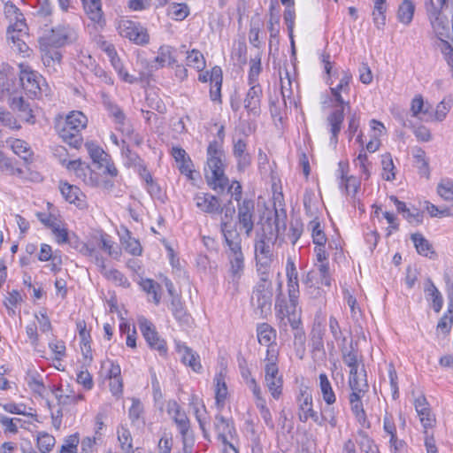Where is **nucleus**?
Wrapping results in <instances>:
<instances>
[{"label":"nucleus","instance_id":"1","mask_svg":"<svg viewBox=\"0 0 453 453\" xmlns=\"http://www.w3.org/2000/svg\"><path fill=\"white\" fill-rule=\"evenodd\" d=\"M287 212L284 209H275L273 217H268L261 223V232L257 234L255 240V258L257 265L267 269L273 261V247L279 239L280 231L287 227Z\"/></svg>","mask_w":453,"mask_h":453},{"label":"nucleus","instance_id":"2","mask_svg":"<svg viewBox=\"0 0 453 453\" xmlns=\"http://www.w3.org/2000/svg\"><path fill=\"white\" fill-rule=\"evenodd\" d=\"M224 151L221 144L212 141L207 148V169L205 178L208 185L215 191L223 192L229 184L225 174Z\"/></svg>","mask_w":453,"mask_h":453},{"label":"nucleus","instance_id":"3","mask_svg":"<svg viewBox=\"0 0 453 453\" xmlns=\"http://www.w3.org/2000/svg\"><path fill=\"white\" fill-rule=\"evenodd\" d=\"M88 123L87 117L81 111H72L65 119L56 125L62 140L73 148H79L82 143L81 131Z\"/></svg>","mask_w":453,"mask_h":453},{"label":"nucleus","instance_id":"4","mask_svg":"<svg viewBox=\"0 0 453 453\" xmlns=\"http://www.w3.org/2000/svg\"><path fill=\"white\" fill-rule=\"evenodd\" d=\"M254 312L259 318H266L272 311L273 283L269 280L268 273L265 271L261 278L256 283L250 299Z\"/></svg>","mask_w":453,"mask_h":453},{"label":"nucleus","instance_id":"5","mask_svg":"<svg viewBox=\"0 0 453 453\" xmlns=\"http://www.w3.org/2000/svg\"><path fill=\"white\" fill-rule=\"evenodd\" d=\"M225 253L229 263V273L233 279L239 280L245 267L244 255L242 249V237L240 233L232 232L224 240Z\"/></svg>","mask_w":453,"mask_h":453},{"label":"nucleus","instance_id":"6","mask_svg":"<svg viewBox=\"0 0 453 453\" xmlns=\"http://www.w3.org/2000/svg\"><path fill=\"white\" fill-rule=\"evenodd\" d=\"M78 29L65 23L57 26L50 30V34L40 37L43 45H52L55 48L73 44L78 41Z\"/></svg>","mask_w":453,"mask_h":453},{"label":"nucleus","instance_id":"7","mask_svg":"<svg viewBox=\"0 0 453 453\" xmlns=\"http://www.w3.org/2000/svg\"><path fill=\"white\" fill-rule=\"evenodd\" d=\"M342 92L331 91L334 101L337 103L335 109L327 116L326 121L329 127V132L331 134L330 142L334 146H336L338 142V135L342 129V125L344 120V111L345 109H350L349 101L344 100L342 96Z\"/></svg>","mask_w":453,"mask_h":453},{"label":"nucleus","instance_id":"8","mask_svg":"<svg viewBox=\"0 0 453 453\" xmlns=\"http://www.w3.org/2000/svg\"><path fill=\"white\" fill-rule=\"evenodd\" d=\"M19 82L23 89L31 96H39L46 91L44 78L28 65H20Z\"/></svg>","mask_w":453,"mask_h":453},{"label":"nucleus","instance_id":"9","mask_svg":"<svg viewBox=\"0 0 453 453\" xmlns=\"http://www.w3.org/2000/svg\"><path fill=\"white\" fill-rule=\"evenodd\" d=\"M257 222L256 206L252 199H242L237 203V223L246 237H250Z\"/></svg>","mask_w":453,"mask_h":453},{"label":"nucleus","instance_id":"10","mask_svg":"<svg viewBox=\"0 0 453 453\" xmlns=\"http://www.w3.org/2000/svg\"><path fill=\"white\" fill-rule=\"evenodd\" d=\"M117 30L121 37L129 39L137 45H146L150 42L147 29L139 22L130 19H120Z\"/></svg>","mask_w":453,"mask_h":453},{"label":"nucleus","instance_id":"11","mask_svg":"<svg viewBox=\"0 0 453 453\" xmlns=\"http://www.w3.org/2000/svg\"><path fill=\"white\" fill-rule=\"evenodd\" d=\"M59 161L63 165H65L69 171L73 172L86 185L90 187H98L100 185L101 180L98 173L94 172L88 165L81 162V159L67 162L66 158L60 157Z\"/></svg>","mask_w":453,"mask_h":453},{"label":"nucleus","instance_id":"12","mask_svg":"<svg viewBox=\"0 0 453 453\" xmlns=\"http://www.w3.org/2000/svg\"><path fill=\"white\" fill-rule=\"evenodd\" d=\"M138 325L142 336L149 344V346L155 350H157L161 356L167 353L166 342L162 339L154 324L144 317L138 319Z\"/></svg>","mask_w":453,"mask_h":453},{"label":"nucleus","instance_id":"13","mask_svg":"<svg viewBox=\"0 0 453 453\" xmlns=\"http://www.w3.org/2000/svg\"><path fill=\"white\" fill-rule=\"evenodd\" d=\"M4 14L9 23L6 32L9 34L13 32H18L21 35L28 34V27L23 13L12 2L8 1L4 3Z\"/></svg>","mask_w":453,"mask_h":453},{"label":"nucleus","instance_id":"14","mask_svg":"<svg viewBox=\"0 0 453 453\" xmlns=\"http://www.w3.org/2000/svg\"><path fill=\"white\" fill-rule=\"evenodd\" d=\"M193 200L196 208L203 213L214 216L223 212L220 199L211 193L197 192Z\"/></svg>","mask_w":453,"mask_h":453},{"label":"nucleus","instance_id":"15","mask_svg":"<svg viewBox=\"0 0 453 453\" xmlns=\"http://www.w3.org/2000/svg\"><path fill=\"white\" fill-rule=\"evenodd\" d=\"M298 404V417L301 422H307L311 418L315 423H319V415L313 409V400L311 393L308 388L300 389L296 397Z\"/></svg>","mask_w":453,"mask_h":453},{"label":"nucleus","instance_id":"16","mask_svg":"<svg viewBox=\"0 0 453 453\" xmlns=\"http://www.w3.org/2000/svg\"><path fill=\"white\" fill-rule=\"evenodd\" d=\"M167 412L172 416L178 430L182 437L183 445L186 447L189 438L190 423L185 411L181 410L176 401H170L167 404Z\"/></svg>","mask_w":453,"mask_h":453},{"label":"nucleus","instance_id":"17","mask_svg":"<svg viewBox=\"0 0 453 453\" xmlns=\"http://www.w3.org/2000/svg\"><path fill=\"white\" fill-rule=\"evenodd\" d=\"M18 89L16 75L12 68L4 63H0V99L13 96Z\"/></svg>","mask_w":453,"mask_h":453},{"label":"nucleus","instance_id":"18","mask_svg":"<svg viewBox=\"0 0 453 453\" xmlns=\"http://www.w3.org/2000/svg\"><path fill=\"white\" fill-rule=\"evenodd\" d=\"M245 98L243 107L249 116L258 117L261 113V102L263 97V89L260 84L250 85Z\"/></svg>","mask_w":453,"mask_h":453},{"label":"nucleus","instance_id":"19","mask_svg":"<svg viewBox=\"0 0 453 453\" xmlns=\"http://www.w3.org/2000/svg\"><path fill=\"white\" fill-rule=\"evenodd\" d=\"M214 429L218 439L223 444L228 443V441H232L237 434L233 420L220 414L215 416Z\"/></svg>","mask_w":453,"mask_h":453},{"label":"nucleus","instance_id":"20","mask_svg":"<svg viewBox=\"0 0 453 453\" xmlns=\"http://www.w3.org/2000/svg\"><path fill=\"white\" fill-rule=\"evenodd\" d=\"M286 275L288 278V291L291 305L295 308L299 297L298 273L294 261L288 259L286 265Z\"/></svg>","mask_w":453,"mask_h":453},{"label":"nucleus","instance_id":"21","mask_svg":"<svg viewBox=\"0 0 453 453\" xmlns=\"http://www.w3.org/2000/svg\"><path fill=\"white\" fill-rule=\"evenodd\" d=\"M340 173V188L344 190L345 194L349 196L352 203L355 204L358 199L357 194L360 187L359 180L354 176H347L345 172V165L342 162L339 163Z\"/></svg>","mask_w":453,"mask_h":453},{"label":"nucleus","instance_id":"22","mask_svg":"<svg viewBox=\"0 0 453 453\" xmlns=\"http://www.w3.org/2000/svg\"><path fill=\"white\" fill-rule=\"evenodd\" d=\"M40 49L42 52V61L50 72H58L60 67L62 55L58 48L52 45H43L42 39H39Z\"/></svg>","mask_w":453,"mask_h":453},{"label":"nucleus","instance_id":"23","mask_svg":"<svg viewBox=\"0 0 453 453\" xmlns=\"http://www.w3.org/2000/svg\"><path fill=\"white\" fill-rule=\"evenodd\" d=\"M247 142L244 139H234L233 142V155L237 161L239 171H244L251 164V155L248 152Z\"/></svg>","mask_w":453,"mask_h":453},{"label":"nucleus","instance_id":"24","mask_svg":"<svg viewBox=\"0 0 453 453\" xmlns=\"http://www.w3.org/2000/svg\"><path fill=\"white\" fill-rule=\"evenodd\" d=\"M104 105L108 111L110 116L114 119L116 125H118V128L121 132L127 134L133 132L132 127L126 124V115L117 104L112 103L109 98H104Z\"/></svg>","mask_w":453,"mask_h":453},{"label":"nucleus","instance_id":"25","mask_svg":"<svg viewBox=\"0 0 453 453\" xmlns=\"http://www.w3.org/2000/svg\"><path fill=\"white\" fill-rule=\"evenodd\" d=\"M414 405L423 427L427 429L434 426L435 423V418L428 407V403L426 397L423 395L418 397L415 400Z\"/></svg>","mask_w":453,"mask_h":453},{"label":"nucleus","instance_id":"26","mask_svg":"<svg viewBox=\"0 0 453 453\" xmlns=\"http://www.w3.org/2000/svg\"><path fill=\"white\" fill-rule=\"evenodd\" d=\"M257 340L260 344L267 347L266 350L270 349H277L276 331L267 323H261L257 327Z\"/></svg>","mask_w":453,"mask_h":453},{"label":"nucleus","instance_id":"27","mask_svg":"<svg viewBox=\"0 0 453 453\" xmlns=\"http://www.w3.org/2000/svg\"><path fill=\"white\" fill-rule=\"evenodd\" d=\"M232 204L231 201L228 202L227 204L222 205L223 207V216L221 217L219 222L220 232L223 235V239H226V235L232 232L239 233L236 229V226L232 225L231 221L233 219V216L235 212V209L234 206H230Z\"/></svg>","mask_w":453,"mask_h":453},{"label":"nucleus","instance_id":"28","mask_svg":"<svg viewBox=\"0 0 453 453\" xmlns=\"http://www.w3.org/2000/svg\"><path fill=\"white\" fill-rule=\"evenodd\" d=\"M177 349L181 355V361L184 365H188L196 372H201L203 367L200 363V357L196 352L184 344H178Z\"/></svg>","mask_w":453,"mask_h":453},{"label":"nucleus","instance_id":"29","mask_svg":"<svg viewBox=\"0 0 453 453\" xmlns=\"http://www.w3.org/2000/svg\"><path fill=\"white\" fill-rule=\"evenodd\" d=\"M349 386L351 392L366 393L369 389V385L366 380V372L364 367L360 371L355 370L349 372Z\"/></svg>","mask_w":453,"mask_h":453},{"label":"nucleus","instance_id":"30","mask_svg":"<svg viewBox=\"0 0 453 453\" xmlns=\"http://www.w3.org/2000/svg\"><path fill=\"white\" fill-rule=\"evenodd\" d=\"M10 106L19 112V117L27 123L35 122V116L30 104L22 96H13L11 99Z\"/></svg>","mask_w":453,"mask_h":453},{"label":"nucleus","instance_id":"31","mask_svg":"<svg viewBox=\"0 0 453 453\" xmlns=\"http://www.w3.org/2000/svg\"><path fill=\"white\" fill-rule=\"evenodd\" d=\"M211 83L210 88V97L214 103L221 104V87H222V70L219 66L216 65L211 69Z\"/></svg>","mask_w":453,"mask_h":453},{"label":"nucleus","instance_id":"32","mask_svg":"<svg viewBox=\"0 0 453 453\" xmlns=\"http://www.w3.org/2000/svg\"><path fill=\"white\" fill-rule=\"evenodd\" d=\"M365 394V393L351 392L349 395V402L350 404L351 411L357 420L362 425H365L367 419L362 402V398L364 397Z\"/></svg>","mask_w":453,"mask_h":453},{"label":"nucleus","instance_id":"33","mask_svg":"<svg viewBox=\"0 0 453 453\" xmlns=\"http://www.w3.org/2000/svg\"><path fill=\"white\" fill-rule=\"evenodd\" d=\"M278 349H270L266 350L265 362V380H270L275 377L280 376L278 368Z\"/></svg>","mask_w":453,"mask_h":453},{"label":"nucleus","instance_id":"34","mask_svg":"<svg viewBox=\"0 0 453 453\" xmlns=\"http://www.w3.org/2000/svg\"><path fill=\"white\" fill-rule=\"evenodd\" d=\"M175 50L169 45H162L157 50V56L155 58L154 62L157 64V67H164L165 65H173L177 63L174 56Z\"/></svg>","mask_w":453,"mask_h":453},{"label":"nucleus","instance_id":"35","mask_svg":"<svg viewBox=\"0 0 453 453\" xmlns=\"http://www.w3.org/2000/svg\"><path fill=\"white\" fill-rule=\"evenodd\" d=\"M11 148L26 164L32 162L33 151L27 142L20 139H14L11 142Z\"/></svg>","mask_w":453,"mask_h":453},{"label":"nucleus","instance_id":"36","mask_svg":"<svg viewBox=\"0 0 453 453\" xmlns=\"http://www.w3.org/2000/svg\"><path fill=\"white\" fill-rule=\"evenodd\" d=\"M319 379V388L324 402L326 405H333L336 402V395L327 375L326 373H320Z\"/></svg>","mask_w":453,"mask_h":453},{"label":"nucleus","instance_id":"37","mask_svg":"<svg viewBox=\"0 0 453 453\" xmlns=\"http://www.w3.org/2000/svg\"><path fill=\"white\" fill-rule=\"evenodd\" d=\"M214 383L216 404L218 408H222L228 394L225 376L221 372L216 374Z\"/></svg>","mask_w":453,"mask_h":453},{"label":"nucleus","instance_id":"38","mask_svg":"<svg viewBox=\"0 0 453 453\" xmlns=\"http://www.w3.org/2000/svg\"><path fill=\"white\" fill-rule=\"evenodd\" d=\"M425 293L426 294L427 298H431L434 311L437 313L440 312L443 304L442 296L429 278L426 280Z\"/></svg>","mask_w":453,"mask_h":453},{"label":"nucleus","instance_id":"39","mask_svg":"<svg viewBox=\"0 0 453 453\" xmlns=\"http://www.w3.org/2000/svg\"><path fill=\"white\" fill-rule=\"evenodd\" d=\"M170 310L175 319L182 324L188 325L189 322V315L187 313L180 296H173L171 300Z\"/></svg>","mask_w":453,"mask_h":453},{"label":"nucleus","instance_id":"40","mask_svg":"<svg viewBox=\"0 0 453 453\" xmlns=\"http://www.w3.org/2000/svg\"><path fill=\"white\" fill-rule=\"evenodd\" d=\"M83 7L88 18L96 23L103 19L101 0H82Z\"/></svg>","mask_w":453,"mask_h":453},{"label":"nucleus","instance_id":"41","mask_svg":"<svg viewBox=\"0 0 453 453\" xmlns=\"http://www.w3.org/2000/svg\"><path fill=\"white\" fill-rule=\"evenodd\" d=\"M99 271L107 280H111L119 286L124 288L130 286L129 280L122 273L117 269H108L105 263H104V269L103 267H99Z\"/></svg>","mask_w":453,"mask_h":453},{"label":"nucleus","instance_id":"42","mask_svg":"<svg viewBox=\"0 0 453 453\" xmlns=\"http://www.w3.org/2000/svg\"><path fill=\"white\" fill-rule=\"evenodd\" d=\"M415 5L413 2L411 0H403L397 12L399 21L404 25H409L413 19Z\"/></svg>","mask_w":453,"mask_h":453},{"label":"nucleus","instance_id":"43","mask_svg":"<svg viewBox=\"0 0 453 453\" xmlns=\"http://www.w3.org/2000/svg\"><path fill=\"white\" fill-rule=\"evenodd\" d=\"M411 239L414 243L417 252L424 257H428L429 253L434 254L432 245L422 234L415 233L411 235Z\"/></svg>","mask_w":453,"mask_h":453},{"label":"nucleus","instance_id":"44","mask_svg":"<svg viewBox=\"0 0 453 453\" xmlns=\"http://www.w3.org/2000/svg\"><path fill=\"white\" fill-rule=\"evenodd\" d=\"M338 411L332 405H326L321 411V416H319V423L317 425L322 426L326 423H328L332 428L337 426L338 419H337Z\"/></svg>","mask_w":453,"mask_h":453},{"label":"nucleus","instance_id":"45","mask_svg":"<svg viewBox=\"0 0 453 453\" xmlns=\"http://www.w3.org/2000/svg\"><path fill=\"white\" fill-rule=\"evenodd\" d=\"M309 227L311 230V237L313 243L317 246L326 245L327 238L320 222L317 219H315L310 222Z\"/></svg>","mask_w":453,"mask_h":453},{"label":"nucleus","instance_id":"46","mask_svg":"<svg viewBox=\"0 0 453 453\" xmlns=\"http://www.w3.org/2000/svg\"><path fill=\"white\" fill-rule=\"evenodd\" d=\"M121 242L127 252L134 255L140 256L142 249L138 240L130 235V232L127 229L126 234L121 236Z\"/></svg>","mask_w":453,"mask_h":453},{"label":"nucleus","instance_id":"47","mask_svg":"<svg viewBox=\"0 0 453 453\" xmlns=\"http://www.w3.org/2000/svg\"><path fill=\"white\" fill-rule=\"evenodd\" d=\"M121 150L122 156L125 157V165L127 167H133L136 170L144 164L143 160L140 157V156L137 153L132 151L129 146L125 145V142H123Z\"/></svg>","mask_w":453,"mask_h":453},{"label":"nucleus","instance_id":"48","mask_svg":"<svg viewBox=\"0 0 453 453\" xmlns=\"http://www.w3.org/2000/svg\"><path fill=\"white\" fill-rule=\"evenodd\" d=\"M413 157L415 158L416 165L418 168L419 174L428 179L430 170L428 161L426 157V152L421 148H416Z\"/></svg>","mask_w":453,"mask_h":453},{"label":"nucleus","instance_id":"49","mask_svg":"<svg viewBox=\"0 0 453 453\" xmlns=\"http://www.w3.org/2000/svg\"><path fill=\"white\" fill-rule=\"evenodd\" d=\"M60 190L65 200L71 203H75L77 201L81 200V196H84L83 193L77 186L68 183L62 184Z\"/></svg>","mask_w":453,"mask_h":453},{"label":"nucleus","instance_id":"50","mask_svg":"<svg viewBox=\"0 0 453 453\" xmlns=\"http://www.w3.org/2000/svg\"><path fill=\"white\" fill-rule=\"evenodd\" d=\"M7 34V40L12 43L11 47L19 52V53H27L29 50L28 45L24 42L23 37L27 35H21L18 32H13Z\"/></svg>","mask_w":453,"mask_h":453},{"label":"nucleus","instance_id":"51","mask_svg":"<svg viewBox=\"0 0 453 453\" xmlns=\"http://www.w3.org/2000/svg\"><path fill=\"white\" fill-rule=\"evenodd\" d=\"M85 146L92 161L97 165L110 156L101 147L94 142H86Z\"/></svg>","mask_w":453,"mask_h":453},{"label":"nucleus","instance_id":"52","mask_svg":"<svg viewBox=\"0 0 453 453\" xmlns=\"http://www.w3.org/2000/svg\"><path fill=\"white\" fill-rule=\"evenodd\" d=\"M187 65L198 71H203L206 63L203 55L198 50H192L188 51Z\"/></svg>","mask_w":453,"mask_h":453},{"label":"nucleus","instance_id":"53","mask_svg":"<svg viewBox=\"0 0 453 453\" xmlns=\"http://www.w3.org/2000/svg\"><path fill=\"white\" fill-rule=\"evenodd\" d=\"M341 351L342 354V360L344 364L349 367V372L357 370V352L353 349L352 344L350 345V349H348L346 347H342Z\"/></svg>","mask_w":453,"mask_h":453},{"label":"nucleus","instance_id":"54","mask_svg":"<svg viewBox=\"0 0 453 453\" xmlns=\"http://www.w3.org/2000/svg\"><path fill=\"white\" fill-rule=\"evenodd\" d=\"M437 193L443 200L453 202V180L442 179L437 186Z\"/></svg>","mask_w":453,"mask_h":453},{"label":"nucleus","instance_id":"55","mask_svg":"<svg viewBox=\"0 0 453 453\" xmlns=\"http://www.w3.org/2000/svg\"><path fill=\"white\" fill-rule=\"evenodd\" d=\"M56 440L54 436L45 432H40L37 435V446L42 453H49L52 450Z\"/></svg>","mask_w":453,"mask_h":453},{"label":"nucleus","instance_id":"56","mask_svg":"<svg viewBox=\"0 0 453 453\" xmlns=\"http://www.w3.org/2000/svg\"><path fill=\"white\" fill-rule=\"evenodd\" d=\"M263 23L257 19V20L251 19L250 31H249V41L256 48L261 46L260 41V31Z\"/></svg>","mask_w":453,"mask_h":453},{"label":"nucleus","instance_id":"57","mask_svg":"<svg viewBox=\"0 0 453 453\" xmlns=\"http://www.w3.org/2000/svg\"><path fill=\"white\" fill-rule=\"evenodd\" d=\"M381 165H382V177L386 180H393L395 178V173L394 172L395 165L393 163V159L390 154H385L381 158Z\"/></svg>","mask_w":453,"mask_h":453},{"label":"nucleus","instance_id":"58","mask_svg":"<svg viewBox=\"0 0 453 453\" xmlns=\"http://www.w3.org/2000/svg\"><path fill=\"white\" fill-rule=\"evenodd\" d=\"M261 57L257 55L254 58L250 59V67L248 75L249 85L259 84L257 78L261 73Z\"/></svg>","mask_w":453,"mask_h":453},{"label":"nucleus","instance_id":"59","mask_svg":"<svg viewBox=\"0 0 453 453\" xmlns=\"http://www.w3.org/2000/svg\"><path fill=\"white\" fill-rule=\"evenodd\" d=\"M374 2V11H373V20L378 28H380V26L385 24V12L386 0H373Z\"/></svg>","mask_w":453,"mask_h":453},{"label":"nucleus","instance_id":"60","mask_svg":"<svg viewBox=\"0 0 453 453\" xmlns=\"http://www.w3.org/2000/svg\"><path fill=\"white\" fill-rule=\"evenodd\" d=\"M81 252L84 256L89 257L98 268H104V258L100 255V253L96 250L94 246L90 244H84L81 250Z\"/></svg>","mask_w":453,"mask_h":453},{"label":"nucleus","instance_id":"61","mask_svg":"<svg viewBox=\"0 0 453 453\" xmlns=\"http://www.w3.org/2000/svg\"><path fill=\"white\" fill-rule=\"evenodd\" d=\"M141 286L142 289L148 293L149 295H152L153 302L156 304H158L161 300V296L158 294V290L160 289V285L155 282L153 280L146 279L142 281Z\"/></svg>","mask_w":453,"mask_h":453},{"label":"nucleus","instance_id":"62","mask_svg":"<svg viewBox=\"0 0 453 453\" xmlns=\"http://www.w3.org/2000/svg\"><path fill=\"white\" fill-rule=\"evenodd\" d=\"M265 386L272 396L278 400L282 395L283 379L282 376L275 377L270 380H265Z\"/></svg>","mask_w":453,"mask_h":453},{"label":"nucleus","instance_id":"63","mask_svg":"<svg viewBox=\"0 0 453 453\" xmlns=\"http://www.w3.org/2000/svg\"><path fill=\"white\" fill-rule=\"evenodd\" d=\"M79 442L80 437L77 433L65 437L59 453H77Z\"/></svg>","mask_w":453,"mask_h":453},{"label":"nucleus","instance_id":"64","mask_svg":"<svg viewBox=\"0 0 453 453\" xmlns=\"http://www.w3.org/2000/svg\"><path fill=\"white\" fill-rule=\"evenodd\" d=\"M357 443L361 450L365 453H379L378 447L373 440L363 432L359 434Z\"/></svg>","mask_w":453,"mask_h":453}]
</instances>
